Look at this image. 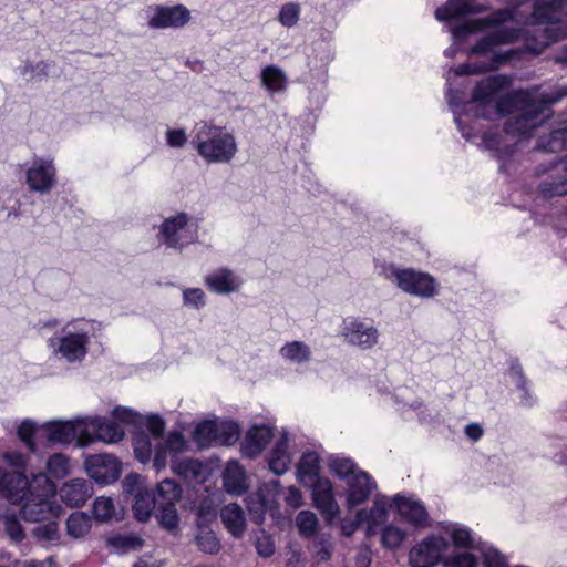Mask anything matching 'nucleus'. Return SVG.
Returning <instances> with one entry per match:
<instances>
[{
    "instance_id": "obj_61",
    "label": "nucleus",
    "mask_w": 567,
    "mask_h": 567,
    "mask_svg": "<svg viewBox=\"0 0 567 567\" xmlns=\"http://www.w3.org/2000/svg\"><path fill=\"white\" fill-rule=\"evenodd\" d=\"M112 415L114 417V421L124 424H135L137 419L140 417L137 412L125 406L114 408L112 411Z\"/></svg>"
},
{
    "instance_id": "obj_22",
    "label": "nucleus",
    "mask_w": 567,
    "mask_h": 567,
    "mask_svg": "<svg viewBox=\"0 0 567 567\" xmlns=\"http://www.w3.org/2000/svg\"><path fill=\"white\" fill-rule=\"evenodd\" d=\"M505 75H491L476 83L472 92V100L481 105H488L496 100L501 91L507 86Z\"/></svg>"
},
{
    "instance_id": "obj_31",
    "label": "nucleus",
    "mask_w": 567,
    "mask_h": 567,
    "mask_svg": "<svg viewBox=\"0 0 567 567\" xmlns=\"http://www.w3.org/2000/svg\"><path fill=\"white\" fill-rule=\"evenodd\" d=\"M197 548L208 555H216L220 551L221 544L215 532L208 526L199 524L195 536Z\"/></svg>"
},
{
    "instance_id": "obj_26",
    "label": "nucleus",
    "mask_w": 567,
    "mask_h": 567,
    "mask_svg": "<svg viewBox=\"0 0 567 567\" xmlns=\"http://www.w3.org/2000/svg\"><path fill=\"white\" fill-rule=\"evenodd\" d=\"M220 518L225 528L235 538H240L246 530V517L243 508L230 503L220 509Z\"/></svg>"
},
{
    "instance_id": "obj_38",
    "label": "nucleus",
    "mask_w": 567,
    "mask_h": 567,
    "mask_svg": "<svg viewBox=\"0 0 567 567\" xmlns=\"http://www.w3.org/2000/svg\"><path fill=\"white\" fill-rule=\"evenodd\" d=\"M565 158H566V156H564L560 159V163L563 164V166H565V164H564ZM564 169H565L566 174L550 177L549 179H545L539 184V192L542 193V195L544 197L553 198L556 196L567 195V169H566V167H564Z\"/></svg>"
},
{
    "instance_id": "obj_50",
    "label": "nucleus",
    "mask_w": 567,
    "mask_h": 567,
    "mask_svg": "<svg viewBox=\"0 0 567 567\" xmlns=\"http://www.w3.org/2000/svg\"><path fill=\"white\" fill-rule=\"evenodd\" d=\"M404 538L405 533L401 528L388 525L382 530L381 543L385 548L395 549L401 546Z\"/></svg>"
},
{
    "instance_id": "obj_23",
    "label": "nucleus",
    "mask_w": 567,
    "mask_h": 567,
    "mask_svg": "<svg viewBox=\"0 0 567 567\" xmlns=\"http://www.w3.org/2000/svg\"><path fill=\"white\" fill-rule=\"evenodd\" d=\"M206 288L217 295H229L239 290L241 281L228 268H218L204 278Z\"/></svg>"
},
{
    "instance_id": "obj_45",
    "label": "nucleus",
    "mask_w": 567,
    "mask_h": 567,
    "mask_svg": "<svg viewBox=\"0 0 567 567\" xmlns=\"http://www.w3.org/2000/svg\"><path fill=\"white\" fill-rule=\"evenodd\" d=\"M109 545L123 553L141 548L143 539L134 534H116L109 538Z\"/></svg>"
},
{
    "instance_id": "obj_5",
    "label": "nucleus",
    "mask_w": 567,
    "mask_h": 567,
    "mask_svg": "<svg viewBox=\"0 0 567 567\" xmlns=\"http://www.w3.org/2000/svg\"><path fill=\"white\" fill-rule=\"evenodd\" d=\"M34 486L30 483L28 494L23 498L20 508V515L25 522L38 523L47 519L58 517L60 514V506L50 501L53 494V485L45 478V486L41 493L33 492Z\"/></svg>"
},
{
    "instance_id": "obj_32",
    "label": "nucleus",
    "mask_w": 567,
    "mask_h": 567,
    "mask_svg": "<svg viewBox=\"0 0 567 567\" xmlns=\"http://www.w3.org/2000/svg\"><path fill=\"white\" fill-rule=\"evenodd\" d=\"M156 507V499L152 492L138 491L134 496L133 512L138 522H147Z\"/></svg>"
},
{
    "instance_id": "obj_12",
    "label": "nucleus",
    "mask_w": 567,
    "mask_h": 567,
    "mask_svg": "<svg viewBox=\"0 0 567 567\" xmlns=\"http://www.w3.org/2000/svg\"><path fill=\"white\" fill-rule=\"evenodd\" d=\"M312 502L328 524H331L340 514V508L333 493V485L329 478H318L312 484Z\"/></svg>"
},
{
    "instance_id": "obj_52",
    "label": "nucleus",
    "mask_w": 567,
    "mask_h": 567,
    "mask_svg": "<svg viewBox=\"0 0 567 567\" xmlns=\"http://www.w3.org/2000/svg\"><path fill=\"white\" fill-rule=\"evenodd\" d=\"M35 432L37 426L31 420H23L18 426L17 431L18 437L27 445L31 452H34L37 449L34 441Z\"/></svg>"
},
{
    "instance_id": "obj_3",
    "label": "nucleus",
    "mask_w": 567,
    "mask_h": 567,
    "mask_svg": "<svg viewBox=\"0 0 567 567\" xmlns=\"http://www.w3.org/2000/svg\"><path fill=\"white\" fill-rule=\"evenodd\" d=\"M567 92L543 93L529 102V107L520 110L516 115L507 118L503 131L506 135L528 138L534 130L548 117L551 105L557 103Z\"/></svg>"
},
{
    "instance_id": "obj_41",
    "label": "nucleus",
    "mask_w": 567,
    "mask_h": 567,
    "mask_svg": "<svg viewBox=\"0 0 567 567\" xmlns=\"http://www.w3.org/2000/svg\"><path fill=\"white\" fill-rule=\"evenodd\" d=\"M240 435L239 425L231 420L217 421L216 444L233 445Z\"/></svg>"
},
{
    "instance_id": "obj_10",
    "label": "nucleus",
    "mask_w": 567,
    "mask_h": 567,
    "mask_svg": "<svg viewBox=\"0 0 567 567\" xmlns=\"http://www.w3.org/2000/svg\"><path fill=\"white\" fill-rule=\"evenodd\" d=\"M192 19L190 10L182 4L175 6H155L153 16L148 19L151 29H183Z\"/></svg>"
},
{
    "instance_id": "obj_1",
    "label": "nucleus",
    "mask_w": 567,
    "mask_h": 567,
    "mask_svg": "<svg viewBox=\"0 0 567 567\" xmlns=\"http://www.w3.org/2000/svg\"><path fill=\"white\" fill-rule=\"evenodd\" d=\"M519 30L516 28H498L488 34L482 37L471 48L470 54L485 55L493 53L488 62H465L458 65L456 73L458 75L484 74L498 70L501 65L513 60L515 53L513 50L506 52H494L498 45L511 44L518 40Z\"/></svg>"
},
{
    "instance_id": "obj_30",
    "label": "nucleus",
    "mask_w": 567,
    "mask_h": 567,
    "mask_svg": "<svg viewBox=\"0 0 567 567\" xmlns=\"http://www.w3.org/2000/svg\"><path fill=\"white\" fill-rule=\"evenodd\" d=\"M182 493L183 489L181 485L172 478L161 481L157 484L155 492H152L157 505H168V503L176 505L182 497Z\"/></svg>"
},
{
    "instance_id": "obj_9",
    "label": "nucleus",
    "mask_w": 567,
    "mask_h": 567,
    "mask_svg": "<svg viewBox=\"0 0 567 567\" xmlns=\"http://www.w3.org/2000/svg\"><path fill=\"white\" fill-rule=\"evenodd\" d=\"M84 464L87 475L100 485L116 482L122 473L120 460L109 454L90 455Z\"/></svg>"
},
{
    "instance_id": "obj_43",
    "label": "nucleus",
    "mask_w": 567,
    "mask_h": 567,
    "mask_svg": "<svg viewBox=\"0 0 567 567\" xmlns=\"http://www.w3.org/2000/svg\"><path fill=\"white\" fill-rule=\"evenodd\" d=\"M133 451L135 458L142 463L147 464L152 460V442L145 432L135 433L133 436Z\"/></svg>"
},
{
    "instance_id": "obj_2",
    "label": "nucleus",
    "mask_w": 567,
    "mask_h": 567,
    "mask_svg": "<svg viewBox=\"0 0 567 567\" xmlns=\"http://www.w3.org/2000/svg\"><path fill=\"white\" fill-rule=\"evenodd\" d=\"M192 145L198 155L208 163H228L237 152L233 134L223 127L206 123L197 128L192 138Z\"/></svg>"
},
{
    "instance_id": "obj_29",
    "label": "nucleus",
    "mask_w": 567,
    "mask_h": 567,
    "mask_svg": "<svg viewBox=\"0 0 567 567\" xmlns=\"http://www.w3.org/2000/svg\"><path fill=\"white\" fill-rule=\"evenodd\" d=\"M290 462L291 458L288 452L287 439L281 437L276 442L275 446L270 451L268 457L269 468L276 475H281L287 472Z\"/></svg>"
},
{
    "instance_id": "obj_35",
    "label": "nucleus",
    "mask_w": 567,
    "mask_h": 567,
    "mask_svg": "<svg viewBox=\"0 0 567 567\" xmlns=\"http://www.w3.org/2000/svg\"><path fill=\"white\" fill-rule=\"evenodd\" d=\"M261 83L270 92L286 90L287 78L285 72L277 65H267L261 71Z\"/></svg>"
},
{
    "instance_id": "obj_39",
    "label": "nucleus",
    "mask_w": 567,
    "mask_h": 567,
    "mask_svg": "<svg viewBox=\"0 0 567 567\" xmlns=\"http://www.w3.org/2000/svg\"><path fill=\"white\" fill-rule=\"evenodd\" d=\"M279 352L282 358L295 363H306L311 358L310 348L302 341L287 342Z\"/></svg>"
},
{
    "instance_id": "obj_60",
    "label": "nucleus",
    "mask_w": 567,
    "mask_h": 567,
    "mask_svg": "<svg viewBox=\"0 0 567 567\" xmlns=\"http://www.w3.org/2000/svg\"><path fill=\"white\" fill-rule=\"evenodd\" d=\"M484 567H508L506 557L495 548H489L483 553Z\"/></svg>"
},
{
    "instance_id": "obj_64",
    "label": "nucleus",
    "mask_w": 567,
    "mask_h": 567,
    "mask_svg": "<svg viewBox=\"0 0 567 567\" xmlns=\"http://www.w3.org/2000/svg\"><path fill=\"white\" fill-rule=\"evenodd\" d=\"M166 142L171 147H183L187 142L186 132L183 128L167 130Z\"/></svg>"
},
{
    "instance_id": "obj_25",
    "label": "nucleus",
    "mask_w": 567,
    "mask_h": 567,
    "mask_svg": "<svg viewBox=\"0 0 567 567\" xmlns=\"http://www.w3.org/2000/svg\"><path fill=\"white\" fill-rule=\"evenodd\" d=\"M478 12H481V7L470 3L467 0H447L443 6L436 8L435 18L439 21L447 22Z\"/></svg>"
},
{
    "instance_id": "obj_59",
    "label": "nucleus",
    "mask_w": 567,
    "mask_h": 567,
    "mask_svg": "<svg viewBox=\"0 0 567 567\" xmlns=\"http://www.w3.org/2000/svg\"><path fill=\"white\" fill-rule=\"evenodd\" d=\"M375 508H372L370 512L365 509H360L357 512L354 519L352 520L353 528H359L363 524L368 525L367 535H371L373 527L377 525V520L374 517Z\"/></svg>"
},
{
    "instance_id": "obj_47",
    "label": "nucleus",
    "mask_w": 567,
    "mask_h": 567,
    "mask_svg": "<svg viewBox=\"0 0 567 567\" xmlns=\"http://www.w3.org/2000/svg\"><path fill=\"white\" fill-rule=\"evenodd\" d=\"M92 513L96 520L107 522L115 514L113 499L110 497H97L93 503Z\"/></svg>"
},
{
    "instance_id": "obj_55",
    "label": "nucleus",
    "mask_w": 567,
    "mask_h": 567,
    "mask_svg": "<svg viewBox=\"0 0 567 567\" xmlns=\"http://www.w3.org/2000/svg\"><path fill=\"white\" fill-rule=\"evenodd\" d=\"M255 548L259 556L270 558L275 554L276 546L272 537L265 530H260L256 536Z\"/></svg>"
},
{
    "instance_id": "obj_11",
    "label": "nucleus",
    "mask_w": 567,
    "mask_h": 567,
    "mask_svg": "<svg viewBox=\"0 0 567 567\" xmlns=\"http://www.w3.org/2000/svg\"><path fill=\"white\" fill-rule=\"evenodd\" d=\"M512 19V10L497 9L487 17L467 20L463 23L456 24L452 28L451 32L454 40L461 42L471 34L482 32L489 28H498Z\"/></svg>"
},
{
    "instance_id": "obj_14",
    "label": "nucleus",
    "mask_w": 567,
    "mask_h": 567,
    "mask_svg": "<svg viewBox=\"0 0 567 567\" xmlns=\"http://www.w3.org/2000/svg\"><path fill=\"white\" fill-rule=\"evenodd\" d=\"M56 169L53 162L44 158H35L25 173V181L33 192H50L55 184Z\"/></svg>"
},
{
    "instance_id": "obj_42",
    "label": "nucleus",
    "mask_w": 567,
    "mask_h": 567,
    "mask_svg": "<svg viewBox=\"0 0 567 567\" xmlns=\"http://www.w3.org/2000/svg\"><path fill=\"white\" fill-rule=\"evenodd\" d=\"M224 485L230 493L240 495L245 492V473L238 464H235L234 467L227 466L224 475Z\"/></svg>"
},
{
    "instance_id": "obj_13",
    "label": "nucleus",
    "mask_w": 567,
    "mask_h": 567,
    "mask_svg": "<svg viewBox=\"0 0 567 567\" xmlns=\"http://www.w3.org/2000/svg\"><path fill=\"white\" fill-rule=\"evenodd\" d=\"M90 334L85 330L68 332L58 339L55 353L60 354L69 363L81 362L89 352Z\"/></svg>"
},
{
    "instance_id": "obj_21",
    "label": "nucleus",
    "mask_w": 567,
    "mask_h": 567,
    "mask_svg": "<svg viewBox=\"0 0 567 567\" xmlns=\"http://www.w3.org/2000/svg\"><path fill=\"white\" fill-rule=\"evenodd\" d=\"M93 493L92 484L84 478H73L65 482L60 489L62 502L70 507H80L86 503Z\"/></svg>"
},
{
    "instance_id": "obj_4",
    "label": "nucleus",
    "mask_w": 567,
    "mask_h": 567,
    "mask_svg": "<svg viewBox=\"0 0 567 567\" xmlns=\"http://www.w3.org/2000/svg\"><path fill=\"white\" fill-rule=\"evenodd\" d=\"M532 19L536 24L557 25L546 28L548 42L567 38V0H534Z\"/></svg>"
},
{
    "instance_id": "obj_36",
    "label": "nucleus",
    "mask_w": 567,
    "mask_h": 567,
    "mask_svg": "<svg viewBox=\"0 0 567 567\" xmlns=\"http://www.w3.org/2000/svg\"><path fill=\"white\" fill-rule=\"evenodd\" d=\"M156 518L158 525L171 534H176L179 529V516L176 505L168 503V505H157Z\"/></svg>"
},
{
    "instance_id": "obj_7",
    "label": "nucleus",
    "mask_w": 567,
    "mask_h": 567,
    "mask_svg": "<svg viewBox=\"0 0 567 567\" xmlns=\"http://www.w3.org/2000/svg\"><path fill=\"white\" fill-rule=\"evenodd\" d=\"M393 276L398 287L409 295L432 298L439 293L436 279L427 272L404 268L394 269Z\"/></svg>"
},
{
    "instance_id": "obj_40",
    "label": "nucleus",
    "mask_w": 567,
    "mask_h": 567,
    "mask_svg": "<svg viewBox=\"0 0 567 567\" xmlns=\"http://www.w3.org/2000/svg\"><path fill=\"white\" fill-rule=\"evenodd\" d=\"M508 372L511 378L515 381L516 388L522 392V402L526 405H532L529 382L523 371L522 364L517 359L511 362Z\"/></svg>"
},
{
    "instance_id": "obj_54",
    "label": "nucleus",
    "mask_w": 567,
    "mask_h": 567,
    "mask_svg": "<svg viewBox=\"0 0 567 567\" xmlns=\"http://www.w3.org/2000/svg\"><path fill=\"white\" fill-rule=\"evenodd\" d=\"M451 540L454 547L461 549H473L474 539L472 537L471 530L464 527H456L451 532Z\"/></svg>"
},
{
    "instance_id": "obj_19",
    "label": "nucleus",
    "mask_w": 567,
    "mask_h": 567,
    "mask_svg": "<svg viewBox=\"0 0 567 567\" xmlns=\"http://www.w3.org/2000/svg\"><path fill=\"white\" fill-rule=\"evenodd\" d=\"M347 506L349 508L364 504L370 498L375 487L371 475L365 471H358L355 475H352V477L347 481Z\"/></svg>"
},
{
    "instance_id": "obj_15",
    "label": "nucleus",
    "mask_w": 567,
    "mask_h": 567,
    "mask_svg": "<svg viewBox=\"0 0 567 567\" xmlns=\"http://www.w3.org/2000/svg\"><path fill=\"white\" fill-rule=\"evenodd\" d=\"M342 336L348 343L367 350L377 344L379 332L372 324L351 318L343 321Z\"/></svg>"
},
{
    "instance_id": "obj_17",
    "label": "nucleus",
    "mask_w": 567,
    "mask_h": 567,
    "mask_svg": "<svg viewBox=\"0 0 567 567\" xmlns=\"http://www.w3.org/2000/svg\"><path fill=\"white\" fill-rule=\"evenodd\" d=\"M84 421L87 426L89 439L91 440L90 444L95 441L117 443L125 435L124 429L116 421L105 416H95Z\"/></svg>"
},
{
    "instance_id": "obj_46",
    "label": "nucleus",
    "mask_w": 567,
    "mask_h": 567,
    "mask_svg": "<svg viewBox=\"0 0 567 567\" xmlns=\"http://www.w3.org/2000/svg\"><path fill=\"white\" fill-rule=\"evenodd\" d=\"M91 528L90 519L83 513H73L66 520L68 534L79 538L89 533Z\"/></svg>"
},
{
    "instance_id": "obj_20",
    "label": "nucleus",
    "mask_w": 567,
    "mask_h": 567,
    "mask_svg": "<svg viewBox=\"0 0 567 567\" xmlns=\"http://www.w3.org/2000/svg\"><path fill=\"white\" fill-rule=\"evenodd\" d=\"M274 437V430L265 424H254L248 429L243 443V452L246 456H258Z\"/></svg>"
},
{
    "instance_id": "obj_49",
    "label": "nucleus",
    "mask_w": 567,
    "mask_h": 567,
    "mask_svg": "<svg viewBox=\"0 0 567 567\" xmlns=\"http://www.w3.org/2000/svg\"><path fill=\"white\" fill-rule=\"evenodd\" d=\"M301 535L313 536L318 530L317 516L310 511H301L296 518Z\"/></svg>"
},
{
    "instance_id": "obj_37",
    "label": "nucleus",
    "mask_w": 567,
    "mask_h": 567,
    "mask_svg": "<svg viewBox=\"0 0 567 567\" xmlns=\"http://www.w3.org/2000/svg\"><path fill=\"white\" fill-rule=\"evenodd\" d=\"M173 472L184 478L199 481L204 477V465L197 458H186L173 463Z\"/></svg>"
},
{
    "instance_id": "obj_24",
    "label": "nucleus",
    "mask_w": 567,
    "mask_h": 567,
    "mask_svg": "<svg viewBox=\"0 0 567 567\" xmlns=\"http://www.w3.org/2000/svg\"><path fill=\"white\" fill-rule=\"evenodd\" d=\"M189 216L184 212L166 218L159 227L163 243L169 248H182L184 245L181 243L177 234L187 226Z\"/></svg>"
},
{
    "instance_id": "obj_6",
    "label": "nucleus",
    "mask_w": 567,
    "mask_h": 567,
    "mask_svg": "<svg viewBox=\"0 0 567 567\" xmlns=\"http://www.w3.org/2000/svg\"><path fill=\"white\" fill-rule=\"evenodd\" d=\"M41 431L49 442L70 444L73 441L81 446L90 444L87 426L84 420L50 421L41 426Z\"/></svg>"
},
{
    "instance_id": "obj_18",
    "label": "nucleus",
    "mask_w": 567,
    "mask_h": 567,
    "mask_svg": "<svg viewBox=\"0 0 567 567\" xmlns=\"http://www.w3.org/2000/svg\"><path fill=\"white\" fill-rule=\"evenodd\" d=\"M392 503L399 515L410 525L416 528H425L430 525V515L421 501L396 494Z\"/></svg>"
},
{
    "instance_id": "obj_58",
    "label": "nucleus",
    "mask_w": 567,
    "mask_h": 567,
    "mask_svg": "<svg viewBox=\"0 0 567 567\" xmlns=\"http://www.w3.org/2000/svg\"><path fill=\"white\" fill-rule=\"evenodd\" d=\"M183 301L185 306L200 309L206 303V296L200 288H186L183 291Z\"/></svg>"
},
{
    "instance_id": "obj_57",
    "label": "nucleus",
    "mask_w": 567,
    "mask_h": 567,
    "mask_svg": "<svg viewBox=\"0 0 567 567\" xmlns=\"http://www.w3.org/2000/svg\"><path fill=\"white\" fill-rule=\"evenodd\" d=\"M163 444L172 454H181L187 449V442L181 431H171Z\"/></svg>"
},
{
    "instance_id": "obj_62",
    "label": "nucleus",
    "mask_w": 567,
    "mask_h": 567,
    "mask_svg": "<svg viewBox=\"0 0 567 567\" xmlns=\"http://www.w3.org/2000/svg\"><path fill=\"white\" fill-rule=\"evenodd\" d=\"M146 429L155 439H159L165 432V421L157 414H152L146 419Z\"/></svg>"
},
{
    "instance_id": "obj_56",
    "label": "nucleus",
    "mask_w": 567,
    "mask_h": 567,
    "mask_svg": "<svg viewBox=\"0 0 567 567\" xmlns=\"http://www.w3.org/2000/svg\"><path fill=\"white\" fill-rule=\"evenodd\" d=\"M4 530L17 543L25 538L24 529L16 515H7L4 517Z\"/></svg>"
},
{
    "instance_id": "obj_51",
    "label": "nucleus",
    "mask_w": 567,
    "mask_h": 567,
    "mask_svg": "<svg viewBox=\"0 0 567 567\" xmlns=\"http://www.w3.org/2000/svg\"><path fill=\"white\" fill-rule=\"evenodd\" d=\"M300 19V6L296 2L285 3L278 14V21L287 28L298 23Z\"/></svg>"
},
{
    "instance_id": "obj_16",
    "label": "nucleus",
    "mask_w": 567,
    "mask_h": 567,
    "mask_svg": "<svg viewBox=\"0 0 567 567\" xmlns=\"http://www.w3.org/2000/svg\"><path fill=\"white\" fill-rule=\"evenodd\" d=\"M29 480L23 471H8L0 466V497L18 504L28 494Z\"/></svg>"
},
{
    "instance_id": "obj_34",
    "label": "nucleus",
    "mask_w": 567,
    "mask_h": 567,
    "mask_svg": "<svg viewBox=\"0 0 567 567\" xmlns=\"http://www.w3.org/2000/svg\"><path fill=\"white\" fill-rule=\"evenodd\" d=\"M216 434L217 421L204 420L195 426L193 440L199 449H207L216 444Z\"/></svg>"
},
{
    "instance_id": "obj_8",
    "label": "nucleus",
    "mask_w": 567,
    "mask_h": 567,
    "mask_svg": "<svg viewBox=\"0 0 567 567\" xmlns=\"http://www.w3.org/2000/svg\"><path fill=\"white\" fill-rule=\"evenodd\" d=\"M450 543L440 535H429L413 546L409 553V563L412 567H434L443 564V554L449 549Z\"/></svg>"
},
{
    "instance_id": "obj_63",
    "label": "nucleus",
    "mask_w": 567,
    "mask_h": 567,
    "mask_svg": "<svg viewBox=\"0 0 567 567\" xmlns=\"http://www.w3.org/2000/svg\"><path fill=\"white\" fill-rule=\"evenodd\" d=\"M168 452L169 450H167L163 443H158L155 446L154 457L151 461H153V467L156 471H161L166 467Z\"/></svg>"
},
{
    "instance_id": "obj_48",
    "label": "nucleus",
    "mask_w": 567,
    "mask_h": 567,
    "mask_svg": "<svg viewBox=\"0 0 567 567\" xmlns=\"http://www.w3.org/2000/svg\"><path fill=\"white\" fill-rule=\"evenodd\" d=\"M47 468L55 478H64L69 474V458L62 453H55L49 457Z\"/></svg>"
},
{
    "instance_id": "obj_27",
    "label": "nucleus",
    "mask_w": 567,
    "mask_h": 567,
    "mask_svg": "<svg viewBox=\"0 0 567 567\" xmlns=\"http://www.w3.org/2000/svg\"><path fill=\"white\" fill-rule=\"evenodd\" d=\"M535 96L528 91H515L503 96H499L496 101V110L501 115H508L514 112H519L526 107H529V102Z\"/></svg>"
},
{
    "instance_id": "obj_28",
    "label": "nucleus",
    "mask_w": 567,
    "mask_h": 567,
    "mask_svg": "<svg viewBox=\"0 0 567 567\" xmlns=\"http://www.w3.org/2000/svg\"><path fill=\"white\" fill-rule=\"evenodd\" d=\"M320 456L315 451L305 452L297 464V476L300 483H316L320 477Z\"/></svg>"
},
{
    "instance_id": "obj_44",
    "label": "nucleus",
    "mask_w": 567,
    "mask_h": 567,
    "mask_svg": "<svg viewBox=\"0 0 567 567\" xmlns=\"http://www.w3.org/2000/svg\"><path fill=\"white\" fill-rule=\"evenodd\" d=\"M330 471L343 481H348L360 471L352 458L334 457L329 462Z\"/></svg>"
},
{
    "instance_id": "obj_53",
    "label": "nucleus",
    "mask_w": 567,
    "mask_h": 567,
    "mask_svg": "<svg viewBox=\"0 0 567 567\" xmlns=\"http://www.w3.org/2000/svg\"><path fill=\"white\" fill-rule=\"evenodd\" d=\"M444 567H477V558L471 553H457L446 556L443 560Z\"/></svg>"
},
{
    "instance_id": "obj_33",
    "label": "nucleus",
    "mask_w": 567,
    "mask_h": 567,
    "mask_svg": "<svg viewBox=\"0 0 567 567\" xmlns=\"http://www.w3.org/2000/svg\"><path fill=\"white\" fill-rule=\"evenodd\" d=\"M538 148L550 153L567 150V125L540 136L538 140Z\"/></svg>"
}]
</instances>
